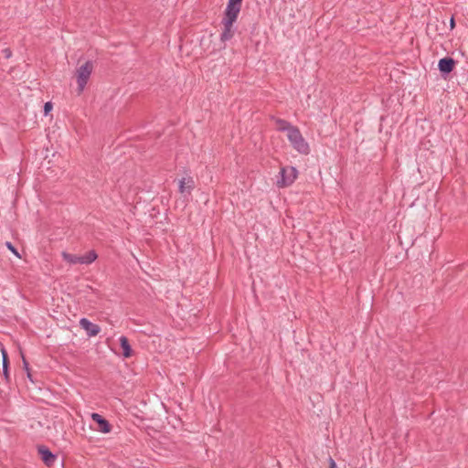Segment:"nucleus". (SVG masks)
Wrapping results in <instances>:
<instances>
[{
    "mask_svg": "<svg viewBox=\"0 0 468 468\" xmlns=\"http://www.w3.org/2000/svg\"><path fill=\"white\" fill-rule=\"evenodd\" d=\"M94 69V64L92 60H86L85 63L76 69L75 76L78 84L77 91L80 95Z\"/></svg>",
    "mask_w": 468,
    "mask_h": 468,
    "instance_id": "obj_1",
    "label": "nucleus"
},
{
    "mask_svg": "<svg viewBox=\"0 0 468 468\" xmlns=\"http://www.w3.org/2000/svg\"><path fill=\"white\" fill-rule=\"evenodd\" d=\"M287 137L293 149L298 153L302 154H308L310 153L309 144L297 127L291 129L289 133H287Z\"/></svg>",
    "mask_w": 468,
    "mask_h": 468,
    "instance_id": "obj_2",
    "label": "nucleus"
},
{
    "mask_svg": "<svg viewBox=\"0 0 468 468\" xmlns=\"http://www.w3.org/2000/svg\"><path fill=\"white\" fill-rule=\"evenodd\" d=\"M62 258L69 264L89 265L97 260L98 255L94 250H91L85 255H76L68 252H62Z\"/></svg>",
    "mask_w": 468,
    "mask_h": 468,
    "instance_id": "obj_3",
    "label": "nucleus"
},
{
    "mask_svg": "<svg viewBox=\"0 0 468 468\" xmlns=\"http://www.w3.org/2000/svg\"><path fill=\"white\" fill-rule=\"evenodd\" d=\"M279 174L281 176V179L277 181L279 187L291 186L297 177V170L293 166L282 167Z\"/></svg>",
    "mask_w": 468,
    "mask_h": 468,
    "instance_id": "obj_4",
    "label": "nucleus"
},
{
    "mask_svg": "<svg viewBox=\"0 0 468 468\" xmlns=\"http://www.w3.org/2000/svg\"><path fill=\"white\" fill-rule=\"evenodd\" d=\"M240 9H241V5L228 1L227 7L224 11V16L222 19L229 20V22L230 21L236 22L238 16L240 12Z\"/></svg>",
    "mask_w": 468,
    "mask_h": 468,
    "instance_id": "obj_5",
    "label": "nucleus"
},
{
    "mask_svg": "<svg viewBox=\"0 0 468 468\" xmlns=\"http://www.w3.org/2000/svg\"><path fill=\"white\" fill-rule=\"evenodd\" d=\"M37 452L46 465L52 466L55 463L57 455L53 454L48 448L40 445L37 447Z\"/></svg>",
    "mask_w": 468,
    "mask_h": 468,
    "instance_id": "obj_6",
    "label": "nucleus"
},
{
    "mask_svg": "<svg viewBox=\"0 0 468 468\" xmlns=\"http://www.w3.org/2000/svg\"><path fill=\"white\" fill-rule=\"evenodd\" d=\"M91 419L98 424L97 430L102 433H109L112 431V425L99 413H92Z\"/></svg>",
    "mask_w": 468,
    "mask_h": 468,
    "instance_id": "obj_7",
    "label": "nucleus"
},
{
    "mask_svg": "<svg viewBox=\"0 0 468 468\" xmlns=\"http://www.w3.org/2000/svg\"><path fill=\"white\" fill-rule=\"evenodd\" d=\"M80 325L84 329L89 336H96L101 332V327L91 323L87 318H81L80 320Z\"/></svg>",
    "mask_w": 468,
    "mask_h": 468,
    "instance_id": "obj_8",
    "label": "nucleus"
},
{
    "mask_svg": "<svg viewBox=\"0 0 468 468\" xmlns=\"http://www.w3.org/2000/svg\"><path fill=\"white\" fill-rule=\"evenodd\" d=\"M222 26H223V31L221 33L220 38L222 41H228L231 39L234 36L235 29H234V23L233 21L222 19Z\"/></svg>",
    "mask_w": 468,
    "mask_h": 468,
    "instance_id": "obj_9",
    "label": "nucleus"
},
{
    "mask_svg": "<svg viewBox=\"0 0 468 468\" xmlns=\"http://www.w3.org/2000/svg\"><path fill=\"white\" fill-rule=\"evenodd\" d=\"M178 187H179V192L181 194H185L186 192L187 194H190V192L195 187V183H194L193 178L191 176H188L186 178L184 177V178L180 179L178 182Z\"/></svg>",
    "mask_w": 468,
    "mask_h": 468,
    "instance_id": "obj_10",
    "label": "nucleus"
},
{
    "mask_svg": "<svg viewBox=\"0 0 468 468\" xmlns=\"http://www.w3.org/2000/svg\"><path fill=\"white\" fill-rule=\"evenodd\" d=\"M458 60H439V69L444 79L452 71Z\"/></svg>",
    "mask_w": 468,
    "mask_h": 468,
    "instance_id": "obj_11",
    "label": "nucleus"
},
{
    "mask_svg": "<svg viewBox=\"0 0 468 468\" xmlns=\"http://www.w3.org/2000/svg\"><path fill=\"white\" fill-rule=\"evenodd\" d=\"M119 342L122 349V356L126 358L131 357L133 355V349L129 344L128 338L124 335H122L119 338Z\"/></svg>",
    "mask_w": 468,
    "mask_h": 468,
    "instance_id": "obj_12",
    "label": "nucleus"
},
{
    "mask_svg": "<svg viewBox=\"0 0 468 468\" xmlns=\"http://www.w3.org/2000/svg\"><path fill=\"white\" fill-rule=\"evenodd\" d=\"M2 367H3V375L5 377V379L8 382L9 381V359L7 353L5 349L2 350Z\"/></svg>",
    "mask_w": 468,
    "mask_h": 468,
    "instance_id": "obj_13",
    "label": "nucleus"
},
{
    "mask_svg": "<svg viewBox=\"0 0 468 468\" xmlns=\"http://www.w3.org/2000/svg\"><path fill=\"white\" fill-rule=\"evenodd\" d=\"M275 122L279 131L287 132V133H289L291 129H294L296 127L292 125L289 122L279 118L275 119Z\"/></svg>",
    "mask_w": 468,
    "mask_h": 468,
    "instance_id": "obj_14",
    "label": "nucleus"
},
{
    "mask_svg": "<svg viewBox=\"0 0 468 468\" xmlns=\"http://www.w3.org/2000/svg\"><path fill=\"white\" fill-rule=\"evenodd\" d=\"M53 108V105L50 101H48L44 104V114L48 115Z\"/></svg>",
    "mask_w": 468,
    "mask_h": 468,
    "instance_id": "obj_15",
    "label": "nucleus"
},
{
    "mask_svg": "<svg viewBox=\"0 0 468 468\" xmlns=\"http://www.w3.org/2000/svg\"><path fill=\"white\" fill-rule=\"evenodd\" d=\"M6 247L17 257H20L16 249L13 246V244L9 241L6 242Z\"/></svg>",
    "mask_w": 468,
    "mask_h": 468,
    "instance_id": "obj_16",
    "label": "nucleus"
},
{
    "mask_svg": "<svg viewBox=\"0 0 468 468\" xmlns=\"http://www.w3.org/2000/svg\"><path fill=\"white\" fill-rule=\"evenodd\" d=\"M3 52L5 54V58H9L12 56V51L10 50V48H5Z\"/></svg>",
    "mask_w": 468,
    "mask_h": 468,
    "instance_id": "obj_17",
    "label": "nucleus"
},
{
    "mask_svg": "<svg viewBox=\"0 0 468 468\" xmlns=\"http://www.w3.org/2000/svg\"><path fill=\"white\" fill-rule=\"evenodd\" d=\"M329 462H330L329 468H335L336 467L335 462L332 458L329 459Z\"/></svg>",
    "mask_w": 468,
    "mask_h": 468,
    "instance_id": "obj_18",
    "label": "nucleus"
},
{
    "mask_svg": "<svg viewBox=\"0 0 468 468\" xmlns=\"http://www.w3.org/2000/svg\"><path fill=\"white\" fill-rule=\"evenodd\" d=\"M450 26H451V28H454L455 27V21H454V18L452 17L451 20H450Z\"/></svg>",
    "mask_w": 468,
    "mask_h": 468,
    "instance_id": "obj_19",
    "label": "nucleus"
},
{
    "mask_svg": "<svg viewBox=\"0 0 468 468\" xmlns=\"http://www.w3.org/2000/svg\"><path fill=\"white\" fill-rule=\"evenodd\" d=\"M229 2H232V3H235V4H239V5L242 4V0H229Z\"/></svg>",
    "mask_w": 468,
    "mask_h": 468,
    "instance_id": "obj_20",
    "label": "nucleus"
},
{
    "mask_svg": "<svg viewBox=\"0 0 468 468\" xmlns=\"http://www.w3.org/2000/svg\"><path fill=\"white\" fill-rule=\"evenodd\" d=\"M24 365H25L26 369L28 370V365L25 360H24Z\"/></svg>",
    "mask_w": 468,
    "mask_h": 468,
    "instance_id": "obj_21",
    "label": "nucleus"
}]
</instances>
